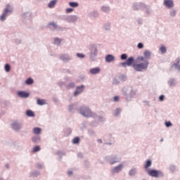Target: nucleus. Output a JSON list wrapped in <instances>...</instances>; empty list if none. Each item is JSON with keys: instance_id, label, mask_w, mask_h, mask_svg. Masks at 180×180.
I'll return each instance as SVG.
<instances>
[{"instance_id": "1", "label": "nucleus", "mask_w": 180, "mask_h": 180, "mask_svg": "<svg viewBox=\"0 0 180 180\" xmlns=\"http://www.w3.org/2000/svg\"><path fill=\"white\" fill-rule=\"evenodd\" d=\"M151 165H153V160L151 159H148L145 161L143 168L148 176L152 178H164V172L160 169L150 168Z\"/></svg>"}, {"instance_id": "2", "label": "nucleus", "mask_w": 180, "mask_h": 180, "mask_svg": "<svg viewBox=\"0 0 180 180\" xmlns=\"http://www.w3.org/2000/svg\"><path fill=\"white\" fill-rule=\"evenodd\" d=\"M122 94L126 98L127 102H130L131 99L136 97V91L133 89L132 86H125L122 89Z\"/></svg>"}, {"instance_id": "3", "label": "nucleus", "mask_w": 180, "mask_h": 180, "mask_svg": "<svg viewBox=\"0 0 180 180\" xmlns=\"http://www.w3.org/2000/svg\"><path fill=\"white\" fill-rule=\"evenodd\" d=\"M91 110L89 106L86 105H82L79 107V108L77 109L78 113L83 117H86L87 119H89Z\"/></svg>"}, {"instance_id": "4", "label": "nucleus", "mask_w": 180, "mask_h": 180, "mask_svg": "<svg viewBox=\"0 0 180 180\" xmlns=\"http://www.w3.org/2000/svg\"><path fill=\"white\" fill-rule=\"evenodd\" d=\"M104 161H105V162H108L110 165H113L114 164L120 162V161H122V158L117 156V155L112 154L105 156L104 158Z\"/></svg>"}, {"instance_id": "5", "label": "nucleus", "mask_w": 180, "mask_h": 180, "mask_svg": "<svg viewBox=\"0 0 180 180\" xmlns=\"http://www.w3.org/2000/svg\"><path fill=\"white\" fill-rule=\"evenodd\" d=\"M135 65L136 59L134 56H129L127 60L120 63L118 67H123V68H126V67H133L134 68Z\"/></svg>"}, {"instance_id": "6", "label": "nucleus", "mask_w": 180, "mask_h": 180, "mask_svg": "<svg viewBox=\"0 0 180 180\" xmlns=\"http://www.w3.org/2000/svg\"><path fill=\"white\" fill-rule=\"evenodd\" d=\"M13 8L11 7L10 4H7L6 8L4 9L3 13L0 15L1 22H5L6 20V16L12 15Z\"/></svg>"}, {"instance_id": "7", "label": "nucleus", "mask_w": 180, "mask_h": 180, "mask_svg": "<svg viewBox=\"0 0 180 180\" xmlns=\"http://www.w3.org/2000/svg\"><path fill=\"white\" fill-rule=\"evenodd\" d=\"M89 51H90V61H95V58L98 57V46L95 44H91L89 45Z\"/></svg>"}, {"instance_id": "8", "label": "nucleus", "mask_w": 180, "mask_h": 180, "mask_svg": "<svg viewBox=\"0 0 180 180\" xmlns=\"http://www.w3.org/2000/svg\"><path fill=\"white\" fill-rule=\"evenodd\" d=\"M85 91V85L81 84L79 86H77L75 87V90L72 93V96L74 98H77V96H79L82 92Z\"/></svg>"}, {"instance_id": "9", "label": "nucleus", "mask_w": 180, "mask_h": 180, "mask_svg": "<svg viewBox=\"0 0 180 180\" xmlns=\"http://www.w3.org/2000/svg\"><path fill=\"white\" fill-rule=\"evenodd\" d=\"M146 8H147V5L146 3L143 2H135L132 6V9L134 11H139V9H141V11H145Z\"/></svg>"}, {"instance_id": "10", "label": "nucleus", "mask_w": 180, "mask_h": 180, "mask_svg": "<svg viewBox=\"0 0 180 180\" xmlns=\"http://www.w3.org/2000/svg\"><path fill=\"white\" fill-rule=\"evenodd\" d=\"M11 129L13 130V131H15L16 133L22 130V122H19L18 121H13V123L11 124Z\"/></svg>"}, {"instance_id": "11", "label": "nucleus", "mask_w": 180, "mask_h": 180, "mask_svg": "<svg viewBox=\"0 0 180 180\" xmlns=\"http://www.w3.org/2000/svg\"><path fill=\"white\" fill-rule=\"evenodd\" d=\"M17 96L19 98H22V99H27V98H29L30 96V92L25 91V90H18L16 92Z\"/></svg>"}, {"instance_id": "12", "label": "nucleus", "mask_w": 180, "mask_h": 180, "mask_svg": "<svg viewBox=\"0 0 180 180\" xmlns=\"http://www.w3.org/2000/svg\"><path fill=\"white\" fill-rule=\"evenodd\" d=\"M134 70L137 72H141L147 69L145 68L143 62H139V63H135V65H134Z\"/></svg>"}, {"instance_id": "13", "label": "nucleus", "mask_w": 180, "mask_h": 180, "mask_svg": "<svg viewBox=\"0 0 180 180\" xmlns=\"http://www.w3.org/2000/svg\"><path fill=\"white\" fill-rule=\"evenodd\" d=\"M59 60L63 61V63H70L72 60V57H71L68 53H63L60 56Z\"/></svg>"}, {"instance_id": "14", "label": "nucleus", "mask_w": 180, "mask_h": 180, "mask_svg": "<svg viewBox=\"0 0 180 180\" xmlns=\"http://www.w3.org/2000/svg\"><path fill=\"white\" fill-rule=\"evenodd\" d=\"M116 60V57L112 54H107L105 56V62L108 63V64H110V63H112V61H115Z\"/></svg>"}, {"instance_id": "15", "label": "nucleus", "mask_w": 180, "mask_h": 180, "mask_svg": "<svg viewBox=\"0 0 180 180\" xmlns=\"http://www.w3.org/2000/svg\"><path fill=\"white\" fill-rule=\"evenodd\" d=\"M163 5L167 8V9H171L174 8V0H164Z\"/></svg>"}, {"instance_id": "16", "label": "nucleus", "mask_w": 180, "mask_h": 180, "mask_svg": "<svg viewBox=\"0 0 180 180\" xmlns=\"http://www.w3.org/2000/svg\"><path fill=\"white\" fill-rule=\"evenodd\" d=\"M122 169H123V164H120L112 169V172L113 174H119Z\"/></svg>"}, {"instance_id": "17", "label": "nucleus", "mask_w": 180, "mask_h": 180, "mask_svg": "<svg viewBox=\"0 0 180 180\" xmlns=\"http://www.w3.org/2000/svg\"><path fill=\"white\" fill-rule=\"evenodd\" d=\"M77 20H78V15H68V23H74V22H77Z\"/></svg>"}, {"instance_id": "18", "label": "nucleus", "mask_w": 180, "mask_h": 180, "mask_svg": "<svg viewBox=\"0 0 180 180\" xmlns=\"http://www.w3.org/2000/svg\"><path fill=\"white\" fill-rule=\"evenodd\" d=\"M31 141H32L34 144H39L40 141H41V138L39 135H34L32 137Z\"/></svg>"}, {"instance_id": "19", "label": "nucleus", "mask_w": 180, "mask_h": 180, "mask_svg": "<svg viewBox=\"0 0 180 180\" xmlns=\"http://www.w3.org/2000/svg\"><path fill=\"white\" fill-rule=\"evenodd\" d=\"M89 72L91 75H97V74H99V72H101V68L96 67V68H91L89 70Z\"/></svg>"}, {"instance_id": "20", "label": "nucleus", "mask_w": 180, "mask_h": 180, "mask_svg": "<svg viewBox=\"0 0 180 180\" xmlns=\"http://www.w3.org/2000/svg\"><path fill=\"white\" fill-rule=\"evenodd\" d=\"M50 26H52L53 27V30H57V28L58 27V25H57V22L52 21L49 22L46 25V29H50Z\"/></svg>"}, {"instance_id": "21", "label": "nucleus", "mask_w": 180, "mask_h": 180, "mask_svg": "<svg viewBox=\"0 0 180 180\" xmlns=\"http://www.w3.org/2000/svg\"><path fill=\"white\" fill-rule=\"evenodd\" d=\"M176 84H178V82L176 81V79H175V78L170 79L167 82V84H168L169 86H170V87L176 86Z\"/></svg>"}, {"instance_id": "22", "label": "nucleus", "mask_w": 180, "mask_h": 180, "mask_svg": "<svg viewBox=\"0 0 180 180\" xmlns=\"http://www.w3.org/2000/svg\"><path fill=\"white\" fill-rule=\"evenodd\" d=\"M32 133L36 136H40V134H41V128L39 127H34L32 129Z\"/></svg>"}, {"instance_id": "23", "label": "nucleus", "mask_w": 180, "mask_h": 180, "mask_svg": "<svg viewBox=\"0 0 180 180\" xmlns=\"http://www.w3.org/2000/svg\"><path fill=\"white\" fill-rule=\"evenodd\" d=\"M25 116H27V117H34V116H36V114L33 110L27 109V110H25Z\"/></svg>"}, {"instance_id": "24", "label": "nucleus", "mask_w": 180, "mask_h": 180, "mask_svg": "<svg viewBox=\"0 0 180 180\" xmlns=\"http://www.w3.org/2000/svg\"><path fill=\"white\" fill-rule=\"evenodd\" d=\"M74 110H77V104L71 103L68 106V112L69 113H74Z\"/></svg>"}, {"instance_id": "25", "label": "nucleus", "mask_w": 180, "mask_h": 180, "mask_svg": "<svg viewBox=\"0 0 180 180\" xmlns=\"http://www.w3.org/2000/svg\"><path fill=\"white\" fill-rule=\"evenodd\" d=\"M33 84H34V79H33V78L32 77H27L25 80V84L27 85L28 86H30V85H33Z\"/></svg>"}, {"instance_id": "26", "label": "nucleus", "mask_w": 180, "mask_h": 180, "mask_svg": "<svg viewBox=\"0 0 180 180\" xmlns=\"http://www.w3.org/2000/svg\"><path fill=\"white\" fill-rule=\"evenodd\" d=\"M143 58L145 60H150V58H151V51H150L149 50L144 51Z\"/></svg>"}, {"instance_id": "27", "label": "nucleus", "mask_w": 180, "mask_h": 180, "mask_svg": "<svg viewBox=\"0 0 180 180\" xmlns=\"http://www.w3.org/2000/svg\"><path fill=\"white\" fill-rule=\"evenodd\" d=\"M46 103L47 102L44 98H37V105L39 106H44Z\"/></svg>"}, {"instance_id": "28", "label": "nucleus", "mask_w": 180, "mask_h": 180, "mask_svg": "<svg viewBox=\"0 0 180 180\" xmlns=\"http://www.w3.org/2000/svg\"><path fill=\"white\" fill-rule=\"evenodd\" d=\"M76 87L77 86H75V82H69L66 85V89L68 91H70V89H75Z\"/></svg>"}, {"instance_id": "29", "label": "nucleus", "mask_w": 180, "mask_h": 180, "mask_svg": "<svg viewBox=\"0 0 180 180\" xmlns=\"http://www.w3.org/2000/svg\"><path fill=\"white\" fill-rule=\"evenodd\" d=\"M98 16H99V13H98V11H91V12H90V13L88 14V17H89V18H98Z\"/></svg>"}, {"instance_id": "30", "label": "nucleus", "mask_w": 180, "mask_h": 180, "mask_svg": "<svg viewBox=\"0 0 180 180\" xmlns=\"http://www.w3.org/2000/svg\"><path fill=\"white\" fill-rule=\"evenodd\" d=\"M40 175V172L37 170H34L30 173V176L31 178H37Z\"/></svg>"}, {"instance_id": "31", "label": "nucleus", "mask_w": 180, "mask_h": 180, "mask_svg": "<svg viewBox=\"0 0 180 180\" xmlns=\"http://www.w3.org/2000/svg\"><path fill=\"white\" fill-rule=\"evenodd\" d=\"M56 155L59 157V160H63V157L67 155V153L64 150H57Z\"/></svg>"}, {"instance_id": "32", "label": "nucleus", "mask_w": 180, "mask_h": 180, "mask_svg": "<svg viewBox=\"0 0 180 180\" xmlns=\"http://www.w3.org/2000/svg\"><path fill=\"white\" fill-rule=\"evenodd\" d=\"M101 9L104 13H109L110 12V7L108 6H101Z\"/></svg>"}, {"instance_id": "33", "label": "nucleus", "mask_w": 180, "mask_h": 180, "mask_svg": "<svg viewBox=\"0 0 180 180\" xmlns=\"http://www.w3.org/2000/svg\"><path fill=\"white\" fill-rule=\"evenodd\" d=\"M63 133L66 137H68V136H71L72 129L71 128H65L63 131Z\"/></svg>"}, {"instance_id": "34", "label": "nucleus", "mask_w": 180, "mask_h": 180, "mask_svg": "<svg viewBox=\"0 0 180 180\" xmlns=\"http://www.w3.org/2000/svg\"><path fill=\"white\" fill-rule=\"evenodd\" d=\"M68 5L70 8L74 9V8H78V6H79V3L77 1H70L68 3Z\"/></svg>"}, {"instance_id": "35", "label": "nucleus", "mask_w": 180, "mask_h": 180, "mask_svg": "<svg viewBox=\"0 0 180 180\" xmlns=\"http://www.w3.org/2000/svg\"><path fill=\"white\" fill-rule=\"evenodd\" d=\"M137 174V168H132L129 171L128 175L129 176H134Z\"/></svg>"}, {"instance_id": "36", "label": "nucleus", "mask_w": 180, "mask_h": 180, "mask_svg": "<svg viewBox=\"0 0 180 180\" xmlns=\"http://www.w3.org/2000/svg\"><path fill=\"white\" fill-rule=\"evenodd\" d=\"M57 1L58 0H51L49 4H48V8H50L51 9L54 8L56 5L57 4Z\"/></svg>"}, {"instance_id": "37", "label": "nucleus", "mask_w": 180, "mask_h": 180, "mask_svg": "<svg viewBox=\"0 0 180 180\" xmlns=\"http://www.w3.org/2000/svg\"><path fill=\"white\" fill-rule=\"evenodd\" d=\"M120 113H122V108H117L113 112V116H115V117H117V116H119V115H120Z\"/></svg>"}, {"instance_id": "38", "label": "nucleus", "mask_w": 180, "mask_h": 180, "mask_svg": "<svg viewBox=\"0 0 180 180\" xmlns=\"http://www.w3.org/2000/svg\"><path fill=\"white\" fill-rule=\"evenodd\" d=\"M72 144H79L81 143V138L79 136H75L72 141Z\"/></svg>"}, {"instance_id": "39", "label": "nucleus", "mask_w": 180, "mask_h": 180, "mask_svg": "<svg viewBox=\"0 0 180 180\" xmlns=\"http://www.w3.org/2000/svg\"><path fill=\"white\" fill-rule=\"evenodd\" d=\"M11 70H12V67L11 66V64L6 63L4 65V70L6 72H11Z\"/></svg>"}, {"instance_id": "40", "label": "nucleus", "mask_w": 180, "mask_h": 180, "mask_svg": "<svg viewBox=\"0 0 180 180\" xmlns=\"http://www.w3.org/2000/svg\"><path fill=\"white\" fill-rule=\"evenodd\" d=\"M27 15H29L28 19L31 20L32 19V13L31 12L30 13H29V12L23 13L22 14V19H26V18H27Z\"/></svg>"}, {"instance_id": "41", "label": "nucleus", "mask_w": 180, "mask_h": 180, "mask_svg": "<svg viewBox=\"0 0 180 180\" xmlns=\"http://www.w3.org/2000/svg\"><path fill=\"white\" fill-rule=\"evenodd\" d=\"M160 51L161 52V54H165V53H167V46L164 44L161 45L160 47Z\"/></svg>"}, {"instance_id": "42", "label": "nucleus", "mask_w": 180, "mask_h": 180, "mask_svg": "<svg viewBox=\"0 0 180 180\" xmlns=\"http://www.w3.org/2000/svg\"><path fill=\"white\" fill-rule=\"evenodd\" d=\"M120 58L122 61H127V58H129V56L127 55V53H122L120 55Z\"/></svg>"}, {"instance_id": "43", "label": "nucleus", "mask_w": 180, "mask_h": 180, "mask_svg": "<svg viewBox=\"0 0 180 180\" xmlns=\"http://www.w3.org/2000/svg\"><path fill=\"white\" fill-rule=\"evenodd\" d=\"M40 150H41V148L40 147V146L37 145V146L33 147L32 151V153H39V151H40Z\"/></svg>"}, {"instance_id": "44", "label": "nucleus", "mask_w": 180, "mask_h": 180, "mask_svg": "<svg viewBox=\"0 0 180 180\" xmlns=\"http://www.w3.org/2000/svg\"><path fill=\"white\" fill-rule=\"evenodd\" d=\"M119 79H120V81H122V82H124V81L127 80V76H126L125 75H120L118 76Z\"/></svg>"}, {"instance_id": "45", "label": "nucleus", "mask_w": 180, "mask_h": 180, "mask_svg": "<svg viewBox=\"0 0 180 180\" xmlns=\"http://www.w3.org/2000/svg\"><path fill=\"white\" fill-rule=\"evenodd\" d=\"M99 115H98V114H96V112H92V110L90 111V116H89V117H93V119H98Z\"/></svg>"}, {"instance_id": "46", "label": "nucleus", "mask_w": 180, "mask_h": 180, "mask_svg": "<svg viewBox=\"0 0 180 180\" xmlns=\"http://www.w3.org/2000/svg\"><path fill=\"white\" fill-rule=\"evenodd\" d=\"M144 60H146V59L144 58L143 56H138V57L136 58V59H135V63H139L141 61H143V62Z\"/></svg>"}, {"instance_id": "47", "label": "nucleus", "mask_w": 180, "mask_h": 180, "mask_svg": "<svg viewBox=\"0 0 180 180\" xmlns=\"http://www.w3.org/2000/svg\"><path fill=\"white\" fill-rule=\"evenodd\" d=\"M61 41H63V39L58 37H56L54 39V44H57V46H60V44H61Z\"/></svg>"}, {"instance_id": "48", "label": "nucleus", "mask_w": 180, "mask_h": 180, "mask_svg": "<svg viewBox=\"0 0 180 180\" xmlns=\"http://www.w3.org/2000/svg\"><path fill=\"white\" fill-rule=\"evenodd\" d=\"M58 19L63 20V22L68 21V15H59Z\"/></svg>"}, {"instance_id": "49", "label": "nucleus", "mask_w": 180, "mask_h": 180, "mask_svg": "<svg viewBox=\"0 0 180 180\" xmlns=\"http://www.w3.org/2000/svg\"><path fill=\"white\" fill-rule=\"evenodd\" d=\"M103 28L105 29V30H107V31L110 30V22L104 23Z\"/></svg>"}, {"instance_id": "50", "label": "nucleus", "mask_w": 180, "mask_h": 180, "mask_svg": "<svg viewBox=\"0 0 180 180\" xmlns=\"http://www.w3.org/2000/svg\"><path fill=\"white\" fill-rule=\"evenodd\" d=\"M78 78H79V82H84V81H85V75L84 74L79 75Z\"/></svg>"}, {"instance_id": "51", "label": "nucleus", "mask_w": 180, "mask_h": 180, "mask_svg": "<svg viewBox=\"0 0 180 180\" xmlns=\"http://www.w3.org/2000/svg\"><path fill=\"white\" fill-rule=\"evenodd\" d=\"M76 57H77V58L83 59V58H85L86 56L82 53H77Z\"/></svg>"}, {"instance_id": "52", "label": "nucleus", "mask_w": 180, "mask_h": 180, "mask_svg": "<svg viewBox=\"0 0 180 180\" xmlns=\"http://www.w3.org/2000/svg\"><path fill=\"white\" fill-rule=\"evenodd\" d=\"M169 15L172 16V18L176 16V10L173 9V10L170 11Z\"/></svg>"}, {"instance_id": "53", "label": "nucleus", "mask_w": 180, "mask_h": 180, "mask_svg": "<svg viewBox=\"0 0 180 180\" xmlns=\"http://www.w3.org/2000/svg\"><path fill=\"white\" fill-rule=\"evenodd\" d=\"M112 85H119V84H120V82H119V79H117V78L115 77L112 79Z\"/></svg>"}, {"instance_id": "54", "label": "nucleus", "mask_w": 180, "mask_h": 180, "mask_svg": "<svg viewBox=\"0 0 180 180\" xmlns=\"http://www.w3.org/2000/svg\"><path fill=\"white\" fill-rule=\"evenodd\" d=\"M87 131H88L89 136H95V131H94V129H89L87 130Z\"/></svg>"}, {"instance_id": "55", "label": "nucleus", "mask_w": 180, "mask_h": 180, "mask_svg": "<svg viewBox=\"0 0 180 180\" xmlns=\"http://www.w3.org/2000/svg\"><path fill=\"white\" fill-rule=\"evenodd\" d=\"M169 169L171 172H175V169H176V166L171 165L169 167Z\"/></svg>"}, {"instance_id": "56", "label": "nucleus", "mask_w": 180, "mask_h": 180, "mask_svg": "<svg viewBox=\"0 0 180 180\" xmlns=\"http://www.w3.org/2000/svg\"><path fill=\"white\" fill-rule=\"evenodd\" d=\"M148 59H144L143 62V65H144L145 68L147 70V68H148V65L150 64V62H148L147 60Z\"/></svg>"}, {"instance_id": "57", "label": "nucleus", "mask_w": 180, "mask_h": 180, "mask_svg": "<svg viewBox=\"0 0 180 180\" xmlns=\"http://www.w3.org/2000/svg\"><path fill=\"white\" fill-rule=\"evenodd\" d=\"M174 65L175 68H177L179 71H180V60H179L176 63H174L173 64Z\"/></svg>"}, {"instance_id": "58", "label": "nucleus", "mask_w": 180, "mask_h": 180, "mask_svg": "<svg viewBox=\"0 0 180 180\" xmlns=\"http://www.w3.org/2000/svg\"><path fill=\"white\" fill-rule=\"evenodd\" d=\"M158 100L159 102H164V101H165V95L161 94L160 96H159Z\"/></svg>"}, {"instance_id": "59", "label": "nucleus", "mask_w": 180, "mask_h": 180, "mask_svg": "<svg viewBox=\"0 0 180 180\" xmlns=\"http://www.w3.org/2000/svg\"><path fill=\"white\" fill-rule=\"evenodd\" d=\"M165 125L167 128L171 127L172 126H173L172 122H171V121H166L165 122Z\"/></svg>"}, {"instance_id": "60", "label": "nucleus", "mask_w": 180, "mask_h": 180, "mask_svg": "<svg viewBox=\"0 0 180 180\" xmlns=\"http://www.w3.org/2000/svg\"><path fill=\"white\" fill-rule=\"evenodd\" d=\"M57 85L59 86V88H63V86H65V82L60 81L57 83Z\"/></svg>"}, {"instance_id": "61", "label": "nucleus", "mask_w": 180, "mask_h": 180, "mask_svg": "<svg viewBox=\"0 0 180 180\" xmlns=\"http://www.w3.org/2000/svg\"><path fill=\"white\" fill-rule=\"evenodd\" d=\"M137 49H139V50H141V49H144V44H143L142 42H139L137 44Z\"/></svg>"}, {"instance_id": "62", "label": "nucleus", "mask_w": 180, "mask_h": 180, "mask_svg": "<svg viewBox=\"0 0 180 180\" xmlns=\"http://www.w3.org/2000/svg\"><path fill=\"white\" fill-rule=\"evenodd\" d=\"M145 9H146V15H150L151 14V11H150V6L146 5V8H145Z\"/></svg>"}, {"instance_id": "63", "label": "nucleus", "mask_w": 180, "mask_h": 180, "mask_svg": "<svg viewBox=\"0 0 180 180\" xmlns=\"http://www.w3.org/2000/svg\"><path fill=\"white\" fill-rule=\"evenodd\" d=\"M65 12H66V13H71L74 12V8H72V7L67 8L65 9Z\"/></svg>"}, {"instance_id": "64", "label": "nucleus", "mask_w": 180, "mask_h": 180, "mask_svg": "<svg viewBox=\"0 0 180 180\" xmlns=\"http://www.w3.org/2000/svg\"><path fill=\"white\" fill-rule=\"evenodd\" d=\"M112 101H113V102H119V101H120V96H115L112 98Z\"/></svg>"}]
</instances>
